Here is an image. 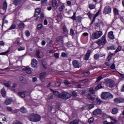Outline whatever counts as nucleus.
<instances>
[{"label":"nucleus","instance_id":"nucleus-19","mask_svg":"<svg viewBox=\"0 0 124 124\" xmlns=\"http://www.w3.org/2000/svg\"><path fill=\"white\" fill-rule=\"evenodd\" d=\"M118 112H119V109L117 108H112L111 113L113 115H116V114H118Z\"/></svg>","mask_w":124,"mask_h":124},{"label":"nucleus","instance_id":"nucleus-55","mask_svg":"<svg viewBox=\"0 0 124 124\" xmlns=\"http://www.w3.org/2000/svg\"><path fill=\"white\" fill-rule=\"evenodd\" d=\"M99 58V55H98V54H96L94 55V60H98Z\"/></svg>","mask_w":124,"mask_h":124},{"label":"nucleus","instance_id":"nucleus-46","mask_svg":"<svg viewBox=\"0 0 124 124\" xmlns=\"http://www.w3.org/2000/svg\"><path fill=\"white\" fill-rule=\"evenodd\" d=\"M96 102L100 105L101 103V100L99 98H96Z\"/></svg>","mask_w":124,"mask_h":124},{"label":"nucleus","instance_id":"nucleus-27","mask_svg":"<svg viewBox=\"0 0 124 124\" xmlns=\"http://www.w3.org/2000/svg\"><path fill=\"white\" fill-rule=\"evenodd\" d=\"M113 12L115 16H118V15H119V10H118V9L116 8L113 9Z\"/></svg>","mask_w":124,"mask_h":124},{"label":"nucleus","instance_id":"nucleus-20","mask_svg":"<svg viewBox=\"0 0 124 124\" xmlns=\"http://www.w3.org/2000/svg\"><path fill=\"white\" fill-rule=\"evenodd\" d=\"M3 84L4 86L7 88H10V87L11 86V82H10V81L5 82Z\"/></svg>","mask_w":124,"mask_h":124},{"label":"nucleus","instance_id":"nucleus-1","mask_svg":"<svg viewBox=\"0 0 124 124\" xmlns=\"http://www.w3.org/2000/svg\"><path fill=\"white\" fill-rule=\"evenodd\" d=\"M70 97H71V94L65 92H63L58 95V98H61L62 99H68V98H70Z\"/></svg>","mask_w":124,"mask_h":124},{"label":"nucleus","instance_id":"nucleus-50","mask_svg":"<svg viewBox=\"0 0 124 124\" xmlns=\"http://www.w3.org/2000/svg\"><path fill=\"white\" fill-rule=\"evenodd\" d=\"M53 93L55 95H56V96H57L58 97H59V95L61 94L58 91H53Z\"/></svg>","mask_w":124,"mask_h":124},{"label":"nucleus","instance_id":"nucleus-26","mask_svg":"<svg viewBox=\"0 0 124 124\" xmlns=\"http://www.w3.org/2000/svg\"><path fill=\"white\" fill-rule=\"evenodd\" d=\"M80 122L79 120H74L69 123V124H78Z\"/></svg>","mask_w":124,"mask_h":124},{"label":"nucleus","instance_id":"nucleus-37","mask_svg":"<svg viewBox=\"0 0 124 124\" xmlns=\"http://www.w3.org/2000/svg\"><path fill=\"white\" fill-rule=\"evenodd\" d=\"M40 52L39 51V50H37L36 51V57H37V58H38V59H40V58H41V57L40 56Z\"/></svg>","mask_w":124,"mask_h":124},{"label":"nucleus","instance_id":"nucleus-41","mask_svg":"<svg viewBox=\"0 0 124 124\" xmlns=\"http://www.w3.org/2000/svg\"><path fill=\"white\" fill-rule=\"evenodd\" d=\"M89 81V79L88 78L85 79H82L79 80V82H82L83 84H85V83H87Z\"/></svg>","mask_w":124,"mask_h":124},{"label":"nucleus","instance_id":"nucleus-60","mask_svg":"<svg viewBox=\"0 0 124 124\" xmlns=\"http://www.w3.org/2000/svg\"><path fill=\"white\" fill-rule=\"evenodd\" d=\"M77 20H78V22H81V20H82V17L80 16H78L77 17Z\"/></svg>","mask_w":124,"mask_h":124},{"label":"nucleus","instance_id":"nucleus-36","mask_svg":"<svg viewBox=\"0 0 124 124\" xmlns=\"http://www.w3.org/2000/svg\"><path fill=\"white\" fill-rule=\"evenodd\" d=\"M89 7L90 8V9H94V8H95V5H93V4H90L89 5Z\"/></svg>","mask_w":124,"mask_h":124},{"label":"nucleus","instance_id":"nucleus-17","mask_svg":"<svg viewBox=\"0 0 124 124\" xmlns=\"http://www.w3.org/2000/svg\"><path fill=\"white\" fill-rule=\"evenodd\" d=\"M52 4L53 7H56V8H58V6H59V4L58 3V1L56 0H53L52 2Z\"/></svg>","mask_w":124,"mask_h":124},{"label":"nucleus","instance_id":"nucleus-24","mask_svg":"<svg viewBox=\"0 0 124 124\" xmlns=\"http://www.w3.org/2000/svg\"><path fill=\"white\" fill-rule=\"evenodd\" d=\"M18 28L20 29V30H23L25 28V24L23 22H21L18 24Z\"/></svg>","mask_w":124,"mask_h":124},{"label":"nucleus","instance_id":"nucleus-38","mask_svg":"<svg viewBox=\"0 0 124 124\" xmlns=\"http://www.w3.org/2000/svg\"><path fill=\"white\" fill-rule=\"evenodd\" d=\"M14 29H16V25L13 24L9 28V30H14Z\"/></svg>","mask_w":124,"mask_h":124},{"label":"nucleus","instance_id":"nucleus-12","mask_svg":"<svg viewBox=\"0 0 124 124\" xmlns=\"http://www.w3.org/2000/svg\"><path fill=\"white\" fill-rule=\"evenodd\" d=\"M40 12H41V8H37L35 10V14L34 15V17H37L39 14H40Z\"/></svg>","mask_w":124,"mask_h":124},{"label":"nucleus","instance_id":"nucleus-28","mask_svg":"<svg viewBox=\"0 0 124 124\" xmlns=\"http://www.w3.org/2000/svg\"><path fill=\"white\" fill-rule=\"evenodd\" d=\"M20 112H21V113H27V109L24 107H22V108H20Z\"/></svg>","mask_w":124,"mask_h":124},{"label":"nucleus","instance_id":"nucleus-11","mask_svg":"<svg viewBox=\"0 0 124 124\" xmlns=\"http://www.w3.org/2000/svg\"><path fill=\"white\" fill-rule=\"evenodd\" d=\"M35 115V114L34 113L31 114L30 115L28 116V120H29V121H31V122H34Z\"/></svg>","mask_w":124,"mask_h":124},{"label":"nucleus","instance_id":"nucleus-3","mask_svg":"<svg viewBox=\"0 0 124 124\" xmlns=\"http://www.w3.org/2000/svg\"><path fill=\"white\" fill-rule=\"evenodd\" d=\"M102 35V31H97L96 32L92 34L91 36L92 39H97L99 38L100 36Z\"/></svg>","mask_w":124,"mask_h":124},{"label":"nucleus","instance_id":"nucleus-57","mask_svg":"<svg viewBox=\"0 0 124 124\" xmlns=\"http://www.w3.org/2000/svg\"><path fill=\"white\" fill-rule=\"evenodd\" d=\"M77 95H78L77 93H76V92L75 91H73L72 93V96L76 97L77 96Z\"/></svg>","mask_w":124,"mask_h":124},{"label":"nucleus","instance_id":"nucleus-25","mask_svg":"<svg viewBox=\"0 0 124 124\" xmlns=\"http://www.w3.org/2000/svg\"><path fill=\"white\" fill-rule=\"evenodd\" d=\"M26 92H19L18 93V95L22 98H24L26 96V94H25Z\"/></svg>","mask_w":124,"mask_h":124},{"label":"nucleus","instance_id":"nucleus-31","mask_svg":"<svg viewBox=\"0 0 124 124\" xmlns=\"http://www.w3.org/2000/svg\"><path fill=\"white\" fill-rule=\"evenodd\" d=\"M21 2V0H15L14 1V4L16 5V6H17L18 4H19V3Z\"/></svg>","mask_w":124,"mask_h":124},{"label":"nucleus","instance_id":"nucleus-2","mask_svg":"<svg viewBox=\"0 0 124 124\" xmlns=\"http://www.w3.org/2000/svg\"><path fill=\"white\" fill-rule=\"evenodd\" d=\"M101 97L102 99H108V98H113V95L109 92H103L101 94Z\"/></svg>","mask_w":124,"mask_h":124},{"label":"nucleus","instance_id":"nucleus-5","mask_svg":"<svg viewBox=\"0 0 124 124\" xmlns=\"http://www.w3.org/2000/svg\"><path fill=\"white\" fill-rule=\"evenodd\" d=\"M112 12V8L109 6H107L104 8L103 13L105 15L110 14Z\"/></svg>","mask_w":124,"mask_h":124},{"label":"nucleus","instance_id":"nucleus-4","mask_svg":"<svg viewBox=\"0 0 124 124\" xmlns=\"http://www.w3.org/2000/svg\"><path fill=\"white\" fill-rule=\"evenodd\" d=\"M104 84L107 87H109V88H113L114 87V81L113 80L107 79Z\"/></svg>","mask_w":124,"mask_h":124},{"label":"nucleus","instance_id":"nucleus-43","mask_svg":"<svg viewBox=\"0 0 124 124\" xmlns=\"http://www.w3.org/2000/svg\"><path fill=\"white\" fill-rule=\"evenodd\" d=\"M93 121H94V119H93V118L91 117L88 120V123L89 124H92L93 123Z\"/></svg>","mask_w":124,"mask_h":124},{"label":"nucleus","instance_id":"nucleus-44","mask_svg":"<svg viewBox=\"0 0 124 124\" xmlns=\"http://www.w3.org/2000/svg\"><path fill=\"white\" fill-rule=\"evenodd\" d=\"M70 32L72 36H74V35H75V33L74 32V30H73V29H71L70 30Z\"/></svg>","mask_w":124,"mask_h":124},{"label":"nucleus","instance_id":"nucleus-18","mask_svg":"<svg viewBox=\"0 0 124 124\" xmlns=\"http://www.w3.org/2000/svg\"><path fill=\"white\" fill-rule=\"evenodd\" d=\"M22 70L23 71H25L27 74H31V68H24Z\"/></svg>","mask_w":124,"mask_h":124},{"label":"nucleus","instance_id":"nucleus-48","mask_svg":"<svg viewBox=\"0 0 124 124\" xmlns=\"http://www.w3.org/2000/svg\"><path fill=\"white\" fill-rule=\"evenodd\" d=\"M122 50V47L121 46H118L116 50H115V53H118V52H120Z\"/></svg>","mask_w":124,"mask_h":124},{"label":"nucleus","instance_id":"nucleus-62","mask_svg":"<svg viewBox=\"0 0 124 124\" xmlns=\"http://www.w3.org/2000/svg\"><path fill=\"white\" fill-rule=\"evenodd\" d=\"M53 94H50L48 95V99H53Z\"/></svg>","mask_w":124,"mask_h":124},{"label":"nucleus","instance_id":"nucleus-39","mask_svg":"<svg viewBox=\"0 0 124 124\" xmlns=\"http://www.w3.org/2000/svg\"><path fill=\"white\" fill-rule=\"evenodd\" d=\"M3 9H4V10L7 9V3L6 1H4L3 3Z\"/></svg>","mask_w":124,"mask_h":124},{"label":"nucleus","instance_id":"nucleus-59","mask_svg":"<svg viewBox=\"0 0 124 124\" xmlns=\"http://www.w3.org/2000/svg\"><path fill=\"white\" fill-rule=\"evenodd\" d=\"M109 119H110V120H112V121H114V123L115 124H117V120H116V119L114 118V117H110Z\"/></svg>","mask_w":124,"mask_h":124},{"label":"nucleus","instance_id":"nucleus-51","mask_svg":"<svg viewBox=\"0 0 124 124\" xmlns=\"http://www.w3.org/2000/svg\"><path fill=\"white\" fill-rule=\"evenodd\" d=\"M43 27V26L42 25V24H38V25H37V30H38V31H40V30L41 29H42Z\"/></svg>","mask_w":124,"mask_h":124},{"label":"nucleus","instance_id":"nucleus-21","mask_svg":"<svg viewBox=\"0 0 124 124\" xmlns=\"http://www.w3.org/2000/svg\"><path fill=\"white\" fill-rule=\"evenodd\" d=\"M19 80L20 82L23 84H26V83H27V80L23 77H20L19 78Z\"/></svg>","mask_w":124,"mask_h":124},{"label":"nucleus","instance_id":"nucleus-53","mask_svg":"<svg viewBox=\"0 0 124 124\" xmlns=\"http://www.w3.org/2000/svg\"><path fill=\"white\" fill-rule=\"evenodd\" d=\"M98 14H99V11H98L95 15H94L93 17V21H94L95 20V18H96V17L98 16Z\"/></svg>","mask_w":124,"mask_h":124},{"label":"nucleus","instance_id":"nucleus-14","mask_svg":"<svg viewBox=\"0 0 124 124\" xmlns=\"http://www.w3.org/2000/svg\"><path fill=\"white\" fill-rule=\"evenodd\" d=\"M108 38H109L110 39H112V40L115 39V36H114L113 31H111L108 32Z\"/></svg>","mask_w":124,"mask_h":124},{"label":"nucleus","instance_id":"nucleus-34","mask_svg":"<svg viewBox=\"0 0 124 124\" xmlns=\"http://www.w3.org/2000/svg\"><path fill=\"white\" fill-rule=\"evenodd\" d=\"M103 87L101 86V84H98L96 87H95V90H99V89H102Z\"/></svg>","mask_w":124,"mask_h":124},{"label":"nucleus","instance_id":"nucleus-8","mask_svg":"<svg viewBox=\"0 0 124 124\" xmlns=\"http://www.w3.org/2000/svg\"><path fill=\"white\" fill-rule=\"evenodd\" d=\"M46 77V72H44L40 74V78L42 82H44L45 81V77Z\"/></svg>","mask_w":124,"mask_h":124},{"label":"nucleus","instance_id":"nucleus-45","mask_svg":"<svg viewBox=\"0 0 124 124\" xmlns=\"http://www.w3.org/2000/svg\"><path fill=\"white\" fill-rule=\"evenodd\" d=\"M64 8H65L64 5H62L61 7H59V11H62Z\"/></svg>","mask_w":124,"mask_h":124},{"label":"nucleus","instance_id":"nucleus-64","mask_svg":"<svg viewBox=\"0 0 124 124\" xmlns=\"http://www.w3.org/2000/svg\"><path fill=\"white\" fill-rule=\"evenodd\" d=\"M103 124H114V123L113 122L109 123V122H107V121H105L103 123Z\"/></svg>","mask_w":124,"mask_h":124},{"label":"nucleus","instance_id":"nucleus-10","mask_svg":"<svg viewBox=\"0 0 124 124\" xmlns=\"http://www.w3.org/2000/svg\"><path fill=\"white\" fill-rule=\"evenodd\" d=\"M91 55V50H88L85 56L84 57L83 59L85 61H88L90 59V56Z\"/></svg>","mask_w":124,"mask_h":124},{"label":"nucleus","instance_id":"nucleus-9","mask_svg":"<svg viewBox=\"0 0 124 124\" xmlns=\"http://www.w3.org/2000/svg\"><path fill=\"white\" fill-rule=\"evenodd\" d=\"M102 113V111L100 108L95 109L93 112V115H94V116H95L96 115H99V114H101Z\"/></svg>","mask_w":124,"mask_h":124},{"label":"nucleus","instance_id":"nucleus-42","mask_svg":"<svg viewBox=\"0 0 124 124\" xmlns=\"http://www.w3.org/2000/svg\"><path fill=\"white\" fill-rule=\"evenodd\" d=\"M70 18L72 19L73 21H75L76 20V13H74V15Z\"/></svg>","mask_w":124,"mask_h":124},{"label":"nucleus","instance_id":"nucleus-49","mask_svg":"<svg viewBox=\"0 0 124 124\" xmlns=\"http://www.w3.org/2000/svg\"><path fill=\"white\" fill-rule=\"evenodd\" d=\"M89 92L91 93H92V94H94L95 92H94V90H93V88H91L89 89Z\"/></svg>","mask_w":124,"mask_h":124},{"label":"nucleus","instance_id":"nucleus-6","mask_svg":"<svg viewBox=\"0 0 124 124\" xmlns=\"http://www.w3.org/2000/svg\"><path fill=\"white\" fill-rule=\"evenodd\" d=\"M73 65L75 68H79L80 64L77 60H74L72 62Z\"/></svg>","mask_w":124,"mask_h":124},{"label":"nucleus","instance_id":"nucleus-58","mask_svg":"<svg viewBox=\"0 0 124 124\" xmlns=\"http://www.w3.org/2000/svg\"><path fill=\"white\" fill-rule=\"evenodd\" d=\"M25 49V47L20 46L17 48L18 51H23V50Z\"/></svg>","mask_w":124,"mask_h":124},{"label":"nucleus","instance_id":"nucleus-63","mask_svg":"<svg viewBox=\"0 0 124 124\" xmlns=\"http://www.w3.org/2000/svg\"><path fill=\"white\" fill-rule=\"evenodd\" d=\"M96 43L98 45H101V40L98 39V41L96 42Z\"/></svg>","mask_w":124,"mask_h":124},{"label":"nucleus","instance_id":"nucleus-35","mask_svg":"<svg viewBox=\"0 0 124 124\" xmlns=\"http://www.w3.org/2000/svg\"><path fill=\"white\" fill-rule=\"evenodd\" d=\"M112 57H113V53H111L109 55H108V56L107 59L108 62H110V61H111V59H112Z\"/></svg>","mask_w":124,"mask_h":124},{"label":"nucleus","instance_id":"nucleus-54","mask_svg":"<svg viewBox=\"0 0 124 124\" xmlns=\"http://www.w3.org/2000/svg\"><path fill=\"white\" fill-rule=\"evenodd\" d=\"M8 21L5 20V18L3 19V22H2V27H3V24H8Z\"/></svg>","mask_w":124,"mask_h":124},{"label":"nucleus","instance_id":"nucleus-22","mask_svg":"<svg viewBox=\"0 0 124 124\" xmlns=\"http://www.w3.org/2000/svg\"><path fill=\"white\" fill-rule=\"evenodd\" d=\"M87 98L89 99V100H91V101H93L95 98L91 95V94L88 93L87 94Z\"/></svg>","mask_w":124,"mask_h":124},{"label":"nucleus","instance_id":"nucleus-56","mask_svg":"<svg viewBox=\"0 0 124 124\" xmlns=\"http://www.w3.org/2000/svg\"><path fill=\"white\" fill-rule=\"evenodd\" d=\"M25 33H26V36H27L28 37H29V36H30V35H31V33L30 32V31H26L25 32Z\"/></svg>","mask_w":124,"mask_h":124},{"label":"nucleus","instance_id":"nucleus-15","mask_svg":"<svg viewBox=\"0 0 124 124\" xmlns=\"http://www.w3.org/2000/svg\"><path fill=\"white\" fill-rule=\"evenodd\" d=\"M37 61L33 59L32 60V62H31V65L32 66V67H36V66H37Z\"/></svg>","mask_w":124,"mask_h":124},{"label":"nucleus","instance_id":"nucleus-23","mask_svg":"<svg viewBox=\"0 0 124 124\" xmlns=\"http://www.w3.org/2000/svg\"><path fill=\"white\" fill-rule=\"evenodd\" d=\"M11 102H12V99L8 98L6 99L5 104H6V105H9V104H11Z\"/></svg>","mask_w":124,"mask_h":124},{"label":"nucleus","instance_id":"nucleus-32","mask_svg":"<svg viewBox=\"0 0 124 124\" xmlns=\"http://www.w3.org/2000/svg\"><path fill=\"white\" fill-rule=\"evenodd\" d=\"M108 50H116V47L114 46H108L107 47Z\"/></svg>","mask_w":124,"mask_h":124},{"label":"nucleus","instance_id":"nucleus-16","mask_svg":"<svg viewBox=\"0 0 124 124\" xmlns=\"http://www.w3.org/2000/svg\"><path fill=\"white\" fill-rule=\"evenodd\" d=\"M41 119V117H40V116H39L38 114H35L34 122H39Z\"/></svg>","mask_w":124,"mask_h":124},{"label":"nucleus","instance_id":"nucleus-7","mask_svg":"<svg viewBox=\"0 0 124 124\" xmlns=\"http://www.w3.org/2000/svg\"><path fill=\"white\" fill-rule=\"evenodd\" d=\"M124 102V99L123 98H116L114 99V103H122Z\"/></svg>","mask_w":124,"mask_h":124},{"label":"nucleus","instance_id":"nucleus-13","mask_svg":"<svg viewBox=\"0 0 124 124\" xmlns=\"http://www.w3.org/2000/svg\"><path fill=\"white\" fill-rule=\"evenodd\" d=\"M107 43V41L106 40V36L103 35L102 37L101 44L102 45H105Z\"/></svg>","mask_w":124,"mask_h":124},{"label":"nucleus","instance_id":"nucleus-52","mask_svg":"<svg viewBox=\"0 0 124 124\" xmlns=\"http://www.w3.org/2000/svg\"><path fill=\"white\" fill-rule=\"evenodd\" d=\"M93 107H94V106L93 104H90V105H88V108H89V109H90V110H91V109H93Z\"/></svg>","mask_w":124,"mask_h":124},{"label":"nucleus","instance_id":"nucleus-61","mask_svg":"<svg viewBox=\"0 0 124 124\" xmlns=\"http://www.w3.org/2000/svg\"><path fill=\"white\" fill-rule=\"evenodd\" d=\"M83 75H85V76H88V75H90V71L84 72Z\"/></svg>","mask_w":124,"mask_h":124},{"label":"nucleus","instance_id":"nucleus-47","mask_svg":"<svg viewBox=\"0 0 124 124\" xmlns=\"http://www.w3.org/2000/svg\"><path fill=\"white\" fill-rule=\"evenodd\" d=\"M9 52H10V49H9L6 52L0 53V55H7V54H8V53H9Z\"/></svg>","mask_w":124,"mask_h":124},{"label":"nucleus","instance_id":"nucleus-33","mask_svg":"<svg viewBox=\"0 0 124 124\" xmlns=\"http://www.w3.org/2000/svg\"><path fill=\"white\" fill-rule=\"evenodd\" d=\"M57 41H62L63 42V37L62 36H59L57 38Z\"/></svg>","mask_w":124,"mask_h":124},{"label":"nucleus","instance_id":"nucleus-30","mask_svg":"<svg viewBox=\"0 0 124 124\" xmlns=\"http://www.w3.org/2000/svg\"><path fill=\"white\" fill-rule=\"evenodd\" d=\"M1 93L3 97H5V94H6L5 89H1Z\"/></svg>","mask_w":124,"mask_h":124},{"label":"nucleus","instance_id":"nucleus-40","mask_svg":"<svg viewBox=\"0 0 124 124\" xmlns=\"http://www.w3.org/2000/svg\"><path fill=\"white\" fill-rule=\"evenodd\" d=\"M87 15L89 16V18L90 19H92L93 18V14L91 13V11H89L87 14Z\"/></svg>","mask_w":124,"mask_h":124},{"label":"nucleus","instance_id":"nucleus-29","mask_svg":"<svg viewBox=\"0 0 124 124\" xmlns=\"http://www.w3.org/2000/svg\"><path fill=\"white\" fill-rule=\"evenodd\" d=\"M62 29H63V33L64 34L67 33L68 31H67V28H66V26H65V25H64L62 27Z\"/></svg>","mask_w":124,"mask_h":124}]
</instances>
